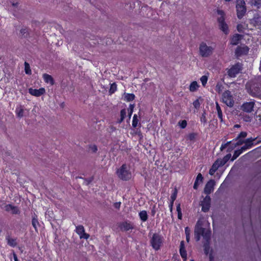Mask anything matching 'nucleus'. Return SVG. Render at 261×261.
Instances as JSON below:
<instances>
[{"label":"nucleus","mask_w":261,"mask_h":261,"mask_svg":"<svg viewBox=\"0 0 261 261\" xmlns=\"http://www.w3.org/2000/svg\"><path fill=\"white\" fill-rule=\"evenodd\" d=\"M129 168L126 164H123L116 172L118 177L122 180L130 179L132 177V173Z\"/></svg>","instance_id":"obj_1"},{"label":"nucleus","mask_w":261,"mask_h":261,"mask_svg":"<svg viewBox=\"0 0 261 261\" xmlns=\"http://www.w3.org/2000/svg\"><path fill=\"white\" fill-rule=\"evenodd\" d=\"M217 14L220 16L217 18L219 29L225 34L227 35L229 33V29L228 25L225 21V13L221 10H217Z\"/></svg>","instance_id":"obj_2"},{"label":"nucleus","mask_w":261,"mask_h":261,"mask_svg":"<svg viewBox=\"0 0 261 261\" xmlns=\"http://www.w3.org/2000/svg\"><path fill=\"white\" fill-rule=\"evenodd\" d=\"M163 242V237L158 233H154L150 240V244L155 250H159Z\"/></svg>","instance_id":"obj_3"},{"label":"nucleus","mask_w":261,"mask_h":261,"mask_svg":"<svg viewBox=\"0 0 261 261\" xmlns=\"http://www.w3.org/2000/svg\"><path fill=\"white\" fill-rule=\"evenodd\" d=\"M208 232L210 233V236H211V230L210 228H203L200 226L198 224V222H197L194 230V237L196 241H199L201 236H202L204 239L205 234H207Z\"/></svg>","instance_id":"obj_4"},{"label":"nucleus","mask_w":261,"mask_h":261,"mask_svg":"<svg viewBox=\"0 0 261 261\" xmlns=\"http://www.w3.org/2000/svg\"><path fill=\"white\" fill-rule=\"evenodd\" d=\"M214 48L207 46L206 43L202 42L199 45V55L202 57H208L212 55Z\"/></svg>","instance_id":"obj_5"},{"label":"nucleus","mask_w":261,"mask_h":261,"mask_svg":"<svg viewBox=\"0 0 261 261\" xmlns=\"http://www.w3.org/2000/svg\"><path fill=\"white\" fill-rule=\"evenodd\" d=\"M245 4L244 0H237L236 9L237 17L239 19H241L246 12Z\"/></svg>","instance_id":"obj_6"},{"label":"nucleus","mask_w":261,"mask_h":261,"mask_svg":"<svg viewBox=\"0 0 261 261\" xmlns=\"http://www.w3.org/2000/svg\"><path fill=\"white\" fill-rule=\"evenodd\" d=\"M242 70V64L239 62L232 65L227 69V74L230 77H235Z\"/></svg>","instance_id":"obj_7"},{"label":"nucleus","mask_w":261,"mask_h":261,"mask_svg":"<svg viewBox=\"0 0 261 261\" xmlns=\"http://www.w3.org/2000/svg\"><path fill=\"white\" fill-rule=\"evenodd\" d=\"M223 102L229 107H233L234 100L231 92L227 90L225 91L222 94Z\"/></svg>","instance_id":"obj_8"},{"label":"nucleus","mask_w":261,"mask_h":261,"mask_svg":"<svg viewBox=\"0 0 261 261\" xmlns=\"http://www.w3.org/2000/svg\"><path fill=\"white\" fill-rule=\"evenodd\" d=\"M211 236H210V233L205 234L204 236L203 248L204 251L206 255L209 253L210 250V240Z\"/></svg>","instance_id":"obj_9"},{"label":"nucleus","mask_w":261,"mask_h":261,"mask_svg":"<svg viewBox=\"0 0 261 261\" xmlns=\"http://www.w3.org/2000/svg\"><path fill=\"white\" fill-rule=\"evenodd\" d=\"M211 205V198L209 196L207 195L201 201L200 205L202 206V211L203 212H207L210 208Z\"/></svg>","instance_id":"obj_10"},{"label":"nucleus","mask_w":261,"mask_h":261,"mask_svg":"<svg viewBox=\"0 0 261 261\" xmlns=\"http://www.w3.org/2000/svg\"><path fill=\"white\" fill-rule=\"evenodd\" d=\"M75 231L79 235L80 239L87 240L90 237L89 234L85 232L84 227L82 225H78L76 227Z\"/></svg>","instance_id":"obj_11"},{"label":"nucleus","mask_w":261,"mask_h":261,"mask_svg":"<svg viewBox=\"0 0 261 261\" xmlns=\"http://www.w3.org/2000/svg\"><path fill=\"white\" fill-rule=\"evenodd\" d=\"M215 185V181L214 179L210 180L205 185L204 192L205 194L208 195L214 191V187Z\"/></svg>","instance_id":"obj_12"},{"label":"nucleus","mask_w":261,"mask_h":261,"mask_svg":"<svg viewBox=\"0 0 261 261\" xmlns=\"http://www.w3.org/2000/svg\"><path fill=\"white\" fill-rule=\"evenodd\" d=\"M254 106V102H247L243 104V105L241 106V109L244 112L247 113H251L252 111H253Z\"/></svg>","instance_id":"obj_13"},{"label":"nucleus","mask_w":261,"mask_h":261,"mask_svg":"<svg viewBox=\"0 0 261 261\" xmlns=\"http://www.w3.org/2000/svg\"><path fill=\"white\" fill-rule=\"evenodd\" d=\"M29 93L32 95L39 97L45 93V90L44 88H41L39 89H35L31 88L29 89Z\"/></svg>","instance_id":"obj_14"},{"label":"nucleus","mask_w":261,"mask_h":261,"mask_svg":"<svg viewBox=\"0 0 261 261\" xmlns=\"http://www.w3.org/2000/svg\"><path fill=\"white\" fill-rule=\"evenodd\" d=\"M119 227L121 230L127 231L134 228V225L130 222L124 221L119 224Z\"/></svg>","instance_id":"obj_15"},{"label":"nucleus","mask_w":261,"mask_h":261,"mask_svg":"<svg viewBox=\"0 0 261 261\" xmlns=\"http://www.w3.org/2000/svg\"><path fill=\"white\" fill-rule=\"evenodd\" d=\"M249 47L247 46L243 47L238 46L237 47L235 54L237 56H241L243 55H247L249 51Z\"/></svg>","instance_id":"obj_16"},{"label":"nucleus","mask_w":261,"mask_h":261,"mask_svg":"<svg viewBox=\"0 0 261 261\" xmlns=\"http://www.w3.org/2000/svg\"><path fill=\"white\" fill-rule=\"evenodd\" d=\"M256 139V138H253L252 137L247 138L244 140L245 145L241 147L242 150L245 151L247 149L250 148L253 145V142Z\"/></svg>","instance_id":"obj_17"},{"label":"nucleus","mask_w":261,"mask_h":261,"mask_svg":"<svg viewBox=\"0 0 261 261\" xmlns=\"http://www.w3.org/2000/svg\"><path fill=\"white\" fill-rule=\"evenodd\" d=\"M250 23L254 27H258L261 25V17L258 15L255 16L250 20Z\"/></svg>","instance_id":"obj_18"},{"label":"nucleus","mask_w":261,"mask_h":261,"mask_svg":"<svg viewBox=\"0 0 261 261\" xmlns=\"http://www.w3.org/2000/svg\"><path fill=\"white\" fill-rule=\"evenodd\" d=\"M243 36L238 34L234 35L230 41L231 44L237 45L239 44L240 40L242 38Z\"/></svg>","instance_id":"obj_19"},{"label":"nucleus","mask_w":261,"mask_h":261,"mask_svg":"<svg viewBox=\"0 0 261 261\" xmlns=\"http://www.w3.org/2000/svg\"><path fill=\"white\" fill-rule=\"evenodd\" d=\"M24 109L22 106H17L15 110V113L17 117L21 118L24 116Z\"/></svg>","instance_id":"obj_20"},{"label":"nucleus","mask_w":261,"mask_h":261,"mask_svg":"<svg viewBox=\"0 0 261 261\" xmlns=\"http://www.w3.org/2000/svg\"><path fill=\"white\" fill-rule=\"evenodd\" d=\"M6 240L8 245L12 247H15L17 245L16 239L11 238L10 236L8 235L6 237Z\"/></svg>","instance_id":"obj_21"},{"label":"nucleus","mask_w":261,"mask_h":261,"mask_svg":"<svg viewBox=\"0 0 261 261\" xmlns=\"http://www.w3.org/2000/svg\"><path fill=\"white\" fill-rule=\"evenodd\" d=\"M42 76H43V79L45 83H49L51 85H53L54 84L55 82H54V79L53 78V77L51 75H50L47 73H44L43 74Z\"/></svg>","instance_id":"obj_22"},{"label":"nucleus","mask_w":261,"mask_h":261,"mask_svg":"<svg viewBox=\"0 0 261 261\" xmlns=\"http://www.w3.org/2000/svg\"><path fill=\"white\" fill-rule=\"evenodd\" d=\"M203 176L201 173H199L196 178V180L194 182L193 188L195 190H197L199 186V182H202L203 181Z\"/></svg>","instance_id":"obj_23"},{"label":"nucleus","mask_w":261,"mask_h":261,"mask_svg":"<svg viewBox=\"0 0 261 261\" xmlns=\"http://www.w3.org/2000/svg\"><path fill=\"white\" fill-rule=\"evenodd\" d=\"M140 219L143 222H145L148 219V215L146 211H142L139 213Z\"/></svg>","instance_id":"obj_24"},{"label":"nucleus","mask_w":261,"mask_h":261,"mask_svg":"<svg viewBox=\"0 0 261 261\" xmlns=\"http://www.w3.org/2000/svg\"><path fill=\"white\" fill-rule=\"evenodd\" d=\"M32 224L33 227L35 228L36 231H38L37 230V226H39V223L38 221L37 217L36 215L32 217Z\"/></svg>","instance_id":"obj_25"},{"label":"nucleus","mask_w":261,"mask_h":261,"mask_svg":"<svg viewBox=\"0 0 261 261\" xmlns=\"http://www.w3.org/2000/svg\"><path fill=\"white\" fill-rule=\"evenodd\" d=\"M135 98V95L133 93H125L124 94V100L126 101H131L133 100Z\"/></svg>","instance_id":"obj_26"},{"label":"nucleus","mask_w":261,"mask_h":261,"mask_svg":"<svg viewBox=\"0 0 261 261\" xmlns=\"http://www.w3.org/2000/svg\"><path fill=\"white\" fill-rule=\"evenodd\" d=\"M199 86L196 81H194L192 82L190 85L189 90L191 92H195L197 90V88H198Z\"/></svg>","instance_id":"obj_27"},{"label":"nucleus","mask_w":261,"mask_h":261,"mask_svg":"<svg viewBox=\"0 0 261 261\" xmlns=\"http://www.w3.org/2000/svg\"><path fill=\"white\" fill-rule=\"evenodd\" d=\"M216 109L218 113V118L220 119L221 122L223 121V114L221 111V108L218 103H216Z\"/></svg>","instance_id":"obj_28"},{"label":"nucleus","mask_w":261,"mask_h":261,"mask_svg":"<svg viewBox=\"0 0 261 261\" xmlns=\"http://www.w3.org/2000/svg\"><path fill=\"white\" fill-rule=\"evenodd\" d=\"M243 150H242V148L235 150L234 152V153L233 154L232 158L231 159V161H234L235 159H236L242 152Z\"/></svg>","instance_id":"obj_29"},{"label":"nucleus","mask_w":261,"mask_h":261,"mask_svg":"<svg viewBox=\"0 0 261 261\" xmlns=\"http://www.w3.org/2000/svg\"><path fill=\"white\" fill-rule=\"evenodd\" d=\"M24 70L27 74H31L32 71L30 68V65L27 62H24Z\"/></svg>","instance_id":"obj_30"},{"label":"nucleus","mask_w":261,"mask_h":261,"mask_svg":"<svg viewBox=\"0 0 261 261\" xmlns=\"http://www.w3.org/2000/svg\"><path fill=\"white\" fill-rule=\"evenodd\" d=\"M223 88V87L220 82H218L217 83L215 88V90L217 92H218V93H220L222 92Z\"/></svg>","instance_id":"obj_31"},{"label":"nucleus","mask_w":261,"mask_h":261,"mask_svg":"<svg viewBox=\"0 0 261 261\" xmlns=\"http://www.w3.org/2000/svg\"><path fill=\"white\" fill-rule=\"evenodd\" d=\"M139 120L137 117V115L135 114L133 116V121H132V126L133 127L135 128L137 126Z\"/></svg>","instance_id":"obj_32"},{"label":"nucleus","mask_w":261,"mask_h":261,"mask_svg":"<svg viewBox=\"0 0 261 261\" xmlns=\"http://www.w3.org/2000/svg\"><path fill=\"white\" fill-rule=\"evenodd\" d=\"M117 90V85L114 83L111 85L110 88L109 90V93L110 94L114 93Z\"/></svg>","instance_id":"obj_33"},{"label":"nucleus","mask_w":261,"mask_h":261,"mask_svg":"<svg viewBox=\"0 0 261 261\" xmlns=\"http://www.w3.org/2000/svg\"><path fill=\"white\" fill-rule=\"evenodd\" d=\"M179 253L184 260L186 261L187 254L186 249H179Z\"/></svg>","instance_id":"obj_34"},{"label":"nucleus","mask_w":261,"mask_h":261,"mask_svg":"<svg viewBox=\"0 0 261 261\" xmlns=\"http://www.w3.org/2000/svg\"><path fill=\"white\" fill-rule=\"evenodd\" d=\"M200 81L202 83V85L203 86H205V85L207 83V80H208V77L206 76V75H202L201 77H200Z\"/></svg>","instance_id":"obj_35"},{"label":"nucleus","mask_w":261,"mask_h":261,"mask_svg":"<svg viewBox=\"0 0 261 261\" xmlns=\"http://www.w3.org/2000/svg\"><path fill=\"white\" fill-rule=\"evenodd\" d=\"M200 121L204 124H205L207 122V120L206 118V113L205 111L203 112V113L202 114V115L200 117Z\"/></svg>","instance_id":"obj_36"},{"label":"nucleus","mask_w":261,"mask_h":261,"mask_svg":"<svg viewBox=\"0 0 261 261\" xmlns=\"http://www.w3.org/2000/svg\"><path fill=\"white\" fill-rule=\"evenodd\" d=\"M244 143V140H242L241 139H239L236 143H234V145L233 147H231V149H233L235 147L242 145Z\"/></svg>","instance_id":"obj_37"},{"label":"nucleus","mask_w":261,"mask_h":261,"mask_svg":"<svg viewBox=\"0 0 261 261\" xmlns=\"http://www.w3.org/2000/svg\"><path fill=\"white\" fill-rule=\"evenodd\" d=\"M252 5L256 6L257 8L261 7V0H251Z\"/></svg>","instance_id":"obj_38"},{"label":"nucleus","mask_w":261,"mask_h":261,"mask_svg":"<svg viewBox=\"0 0 261 261\" xmlns=\"http://www.w3.org/2000/svg\"><path fill=\"white\" fill-rule=\"evenodd\" d=\"M178 124L181 128H185L187 126V122L186 120H183L179 121Z\"/></svg>","instance_id":"obj_39"},{"label":"nucleus","mask_w":261,"mask_h":261,"mask_svg":"<svg viewBox=\"0 0 261 261\" xmlns=\"http://www.w3.org/2000/svg\"><path fill=\"white\" fill-rule=\"evenodd\" d=\"M247 135V133L246 132H241L236 138V140H239L241 138H244Z\"/></svg>","instance_id":"obj_40"},{"label":"nucleus","mask_w":261,"mask_h":261,"mask_svg":"<svg viewBox=\"0 0 261 261\" xmlns=\"http://www.w3.org/2000/svg\"><path fill=\"white\" fill-rule=\"evenodd\" d=\"M215 162L217 163V165H219V167H222L225 164V162L221 159H217Z\"/></svg>","instance_id":"obj_41"},{"label":"nucleus","mask_w":261,"mask_h":261,"mask_svg":"<svg viewBox=\"0 0 261 261\" xmlns=\"http://www.w3.org/2000/svg\"><path fill=\"white\" fill-rule=\"evenodd\" d=\"M185 233L186 235V241L189 242L190 241V230L188 227L185 228Z\"/></svg>","instance_id":"obj_42"},{"label":"nucleus","mask_w":261,"mask_h":261,"mask_svg":"<svg viewBox=\"0 0 261 261\" xmlns=\"http://www.w3.org/2000/svg\"><path fill=\"white\" fill-rule=\"evenodd\" d=\"M176 196H177V190L176 189H175L174 192L172 194V195L171 196V201H170L174 202L176 198Z\"/></svg>","instance_id":"obj_43"},{"label":"nucleus","mask_w":261,"mask_h":261,"mask_svg":"<svg viewBox=\"0 0 261 261\" xmlns=\"http://www.w3.org/2000/svg\"><path fill=\"white\" fill-rule=\"evenodd\" d=\"M20 33L24 37L28 36V30L27 29H22L20 31Z\"/></svg>","instance_id":"obj_44"},{"label":"nucleus","mask_w":261,"mask_h":261,"mask_svg":"<svg viewBox=\"0 0 261 261\" xmlns=\"http://www.w3.org/2000/svg\"><path fill=\"white\" fill-rule=\"evenodd\" d=\"M193 105L195 108L198 109L200 107V102L198 99H196L193 103Z\"/></svg>","instance_id":"obj_45"},{"label":"nucleus","mask_w":261,"mask_h":261,"mask_svg":"<svg viewBox=\"0 0 261 261\" xmlns=\"http://www.w3.org/2000/svg\"><path fill=\"white\" fill-rule=\"evenodd\" d=\"M13 207V205L12 204H7L5 206V210L7 212H10L12 210V208Z\"/></svg>","instance_id":"obj_46"},{"label":"nucleus","mask_w":261,"mask_h":261,"mask_svg":"<svg viewBox=\"0 0 261 261\" xmlns=\"http://www.w3.org/2000/svg\"><path fill=\"white\" fill-rule=\"evenodd\" d=\"M94 178L93 177H91L89 178H85V184L86 185H89L93 180Z\"/></svg>","instance_id":"obj_47"},{"label":"nucleus","mask_w":261,"mask_h":261,"mask_svg":"<svg viewBox=\"0 0 261 261\" xmlns=\"http://www.w3.org/2000/svg\"><path fill=\"white\" fill-rule=\"evenodd\" d=\"M11 212L13 214H18L20 212L17 207L13 206L12 210H11Z\"/></svg>","instance_id":"obj_48"},{"label":"nucleus","mask_w":261,"mask_h":261,"mask_svg":"<svg viewBox=\"0 0 261 261\" xmlns=\"http://www.w3.org/2000/svg\"><path fill=\"white\" fill-rule=\"evenodd\" d=\"M196 134L195 133H191L189 134L188 138L191 141L194 140L196 137Z\"/></svg>","instance_id":"obj_49"},{"label":"nucleus","mask_w":261,"mask_h":261,"mask_svg":"<svg viewBox=\"0 0 261 261\" xmlns=\"http://www.w3.org/2000/svg\"><path fill=\"white\" fill-rule=\"evenodd\" d=\"M134 107V106L133 105H130L129 109L128 110V111H129V114H128L129 119L130 118V117H131L132 114L133 113Z\"/></svg>","instance_id":"obj_50"},{"label":"nucleus","mask_w":261,"mask_h":261,"mask_svg":"<svg viewBox=\"0 0 261 261\" xmlns=\"http://www.w3.org/2000/svg\"><path fill=\"white\" fill-rule=\"evenodd\" d=\"M126 112L125 109H122L120 111V118H122L123 119L125 117Z\"/></svg>","instance_id":"obj_51"},{"label":"nucleus","mask_w":261,"mask_h":261,"mask_svg":"<svg viewBox=\"0 0 261 261\" xmlns=\"http://www.w3.org/2000/svg\"><path fill=\"white\" fill-rule=\"evenodd\" d=\"M89 148L91 151H92L93 152H96L97 151V147L96 145H90L89 146Z\"/></svg>","instance_id":"obj_52"},{"label":"nucleus","mask_w":261,"mask_h":261,"mask_svg":"<svg viewBox=\"0 0 261 261\" xmlns=\"http://www.w3.org/2000/svg\"><path fill=\"white\" fill-rule=\"evenodd\" d=\"M231 154L229 153V154H227V155H226L223 159V160L224 161V162H225V163L226 164L227 163V162L230 159V157H231Z\"/></svg>","instance_id":"obj_53"},{"label":"nucleus","mask_w":261,"mask_h":261,"mask_svg":"<svg viewBox=\"0 0 261 261\" xmlns=\"http://www.w3.org/2000/svg\"><path fill=\"white\" fill-rule=\"evenodd\" d=\"M231 144V142L229 141V142H227L226 143L224 144H222L221 147H220V149L221 150H223V149H224L225 148H226V147L229 145V144Z\"/></svg>","instance_id":"obj_54"},{"label":"nucleus","mask_w":261,"mask_h":261,"mask_svg":"<svg viewBox=\"0 0 261 261\" xmlns=\"http://www.w3.org/2000/svg\"><path fill=\"white\" fill-rule=\"evenodd\" d=\"M212 168L217 171L219 167V165H217V163L215 162L213 164Z\"/></svg>","instance_id":"obj_55"},{"label":"nucleus","mask_w":261,"mask_h":261,"mask_svg":"<svg viewBox=\"0 0 261 261\" xmlns=\"http://www.w3.org/2000/svg\"><path fill=\"white\" fill-rule=\"evenodd\" d=\"M179 249H185V243L184 241L180 242Z\"/></svg>","instance_id":"obj_56"},{"label":"nucleus","mask_w":261,"mask_h":261,"mask_svg":"<svg viewBox=\"0 0 261 261\" xmlns=\"http://www.w3.org/2000/svg\"><path fill=\"white\" fill-rule=\"evenodd\" d=\"M216 170L212 168V167L209 170V174L211 175H213L214 174V173L216 172Z\"/></svg>","instance_id":"obj_57"},{"label":"nucleus","mask_w":261,"mask_h":261,"mask_svg":"<svg viewBox=\"0 0 261 261\" xmlns=\"http://www.w3.org/2000/svg\"><path fill=\"white\" fill-rule=\"evenodd\" d=\"M173 203H174V202L170 201L169 205L170 211L171 213L172 212V210H173Z\"/></svg>","instance_id":"obj_58"},{"label":"nucleus","mask_w":261,"mask_h":261,"mask_svg":"<svg viewBox=\"0 0 261 261\" xmlns=\"http://www.w3.org/2000/svg\"><path fill=\"white\" fill-rule=\"evenodd\" d=\"M13 258H14V261H19L16 254H15V253L14 251L13 252Z\"/></svg>","instance_id":"obj_59"},{"label":"nucleus","mask_w":261,"mask_h":261,"mask_svg":"<svg viewBox=\"0 0 261 261\" xmlns=\"http://www.w3.org/2000/svg\"><path fill=\"white\" fill-rule=\"evenodd\" d=\"M121 203L120 202H116L115 203L114 206L116 208H119L120 206Z\"/></svg>","instance_id":"obj_60"},{"label":"nucleus","mask_w":261,"mask_h":261,"mask_svg":"<svg viewBox=\"0 0 261 261\" xmlns=\"http://www.w3.org/2000/svg\"><path fill=\"white\" fill-rule=\"evenodd\" d=\"M176 211L177 213H179V212H181V208H180V204H178V205L176 206Z\"/></svg>","instance_id":"obj_61"},{"label":"nucleus","mask_w":261,"mask_h":261,"mask_svg":"<svg viewBox=\"0 0 261 261\" xmlns=\"http://www.w3.org/2000/svg\"><path fill=\"white\" fill-rule=\"evenodd\" d=\"M177 216H178V218L179 219H182V213H181V212H179V213H177Z\"/></svg>","instance_id":"obj_62"},{"label":"nucleus","mask_w":261,"mask_h":261,"mask_svg":"<svg viewBox=\"0 0 261 261\" xmlns=\"http://www.w3.org/2000/svg\"><path fill=\"white\" fill-rule=\"evenodd\" d=\"M242 25L241 24H238V26H237V30L239 32H242V30L241 29V28H242Z\"/></svg>","instance_id":"obj_63"},{"label":"nucleus","mask_w":261,"mask_h":261,"mask_svg":"<svg viewBox=\"0 0 261 261\" xmlns=\"http://www.w3.org/2000/svg\"><path fill=\"white\" fill-rule=\"evenodd\" d=\"M11 4L13 7H17L18 5V3L17 2H11Z\"/></svg>","instance_id":"obj_64"}]
</instances>
